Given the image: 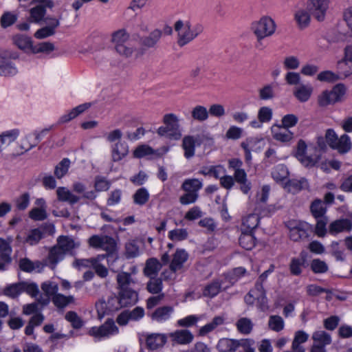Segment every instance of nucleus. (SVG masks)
Here are the masks:
<instances>
[{"label": "nucleus", "instance_id": "1", "mask_svg": "<svg viewBox=\"0 0 352 352\" xmlns=\"http://www.w3.org/2000/svg\"><path fill=\"white\" fill-rule=\"evenodd\" d=\"M118 296L124 307L135 305L138 300V292L131 288L138 282L136 278L131 277L126 272H121L116 276Z\"/></svg>", "mask_w": 352, "mask_h": 352}, {"label": "nucleus", "instance_id": "2", "mask_svg": "<svg viewBox=\"0 0 352 352\" xmlns=\"http://www.w3.org/2000/svg\"><path fill=\"white\" fill-rule=\"evenodd\" d=\"M175 30L177 32V43L182 47L188 44L203 32V26L199 23H192L190 21L178 20L175 22Z\"/></svg>", "mask_w": 352, "mask_h": 352}, {"label": "nucleus", "instance_id": "3", "mask_svg": "<svg viewBox=\"0 0 352 352\" xmlns=\"http://www.w3.org/2000/svg\"><path fill=\"white\" fill-rule=\"evenodd\" d=\"M179 121V117L174 113L165 114L162 120L164 125L157 129V134L171 140H180L182 136V129Z\"/></svg>", "mask_w": 352, "mask_h": 352}, {"label": "nucleus", "instance_id": "4", "mask_svg": "<svg viewBox=\"0 0 352 352\" xmlns=\"http://www.w3.org/2000/svg\"><path fill=\"white\" fill-rule=\"evenodd\" d=\"M285 226L289 230V239L294 241H300L309 238L313 231L311 224L300 220H289Z\"/></svg>", "mask_w": 352, "mask_h": 352}, {"label": "nucleus", "instance_id": "5", "mask_svg": "<svg viewBox=\"0 0 352 352\" xmlns=\"http://www.w3.org/2000/svg\"><path fill=\"white\" fill-rule=\"evenodd\" d=\"M130 34L125 29H120L111 35V42L116 52L126 57L130 56L133 52V47L129 43Z\"/></svg>", "mask_w": 352, "mask_h": 352}, {"label": "nucleus", "instance_id": "6", "mask_svg": "<svg viewBox=\"0 0 352 352\" xmlns=\"http://www.w3.org/2000/svg\"><path fill=\"white\" fill-rule=\"evenodd\" d=\"M89 244L94 248L102 249L107 252L106 257L108 261L114 257L113 252L116 250L115 240L106 235H93L89 239Z\"/></svg>", "mask_w": 352, "mask_h": 352}, {"label": "nucleus", "instance_id": "7", "mask_svg": "<svg viewBox=\"0 0 352 352\" xmlns=\"http://www.w3.org/2000/svg\"><path fill=\"white\" fill-rule=\"evenodd\" d=\"M276 23L270 16H263L252 23V28L258 41L270 36L276 31Z\"/></svg>", "mask_w": 352, "mask_h": 352}, {"label": "nucleus", "instance_id": "8", "mask_svg": "<svg viewBox=\"0 0 352 352\" xmlns=\"http://www.w3.org/2000/svg\"><path fill=\"white\" fill-rule=\"evenodd\" d=\"M118 328L113 320L109 319L99 327H91L88 331V333L95 339L101 340L118 334Z\"/></svg>", "mask_w": 352, "mask_h": 352}, {"label": "nucleus", "instance_id": "9", "mask_svg": "<svg viewBox=\"0 0 352 352\" xmlns=\"http://www.w3.org/2000/svg\"><path fill=\"white\" fill-rule=\"evenodd\" d=\"M331 0H307V8L316 20L324 19Z\"/></svg>", "mask_w": 352, "mask_h": 352}, {"label": "nucleus", "instance_id": "10", "mask_svg": "<svg viewBox=\"0 0 352 352\" xmlns=\"http://www.w3.org/2000/svg\"><path fill=\"white\" fill-rule=\"evenodd\" d=\"M261 302V309L264 311L267 308L265 292L262 284L256 283L254 289L245 296V301L248 305H252L255 300Z\"/></svg>", "mask_w": 352, "mask_h": 352}, {"label": "nucleus", "instance_id": "11", "mask_svg": "<svg viewBox=\"0 0 352 352\" xmlns=\"http://www.w3.org/2000/svg\"><path fill=\"white\" fill-rule=\"evenodd\" d=\"M340 75L346 78L352 74V45H347L344 49V56L338 62Z\"/></svg>", "mask_w": 352, "mask_h": 352}, {"label": "nucleus", "instance_id": "12", "mask_svg": "<svg viewBox=\"0 0 352 352\" xmlns=\"http://www.w3.org/2000/svg\"><path fill=\"white\" fill-rule=\"evenodd\" d=\"M121 300L118 296L113 294L108 298L107 302L102 301L96 304L98 314L103 316L106 311L113 312L123 308Z\"/></svg>", "mask_w": 352, "mask_h": 352}, {"label": "nucleus", "instance_id": "13", "mask_svg": "<svg viewBox=\"0 0 352 352\" xmlns=\"http://www.w3.org/2000/svg\"><path fill=\"white\" fill-rule=\"evenodd\" d=\"M168 150V148L166 146H163L159 149L155 150L148 145L142 144L138 146L134 150L133 156L136 158H142L146 156L157 158L166 154Z\"/></svg>", "mask_w": 352, "mask_h": 352}, {"label": "nucleus", "instance_id": "14", "mask_svg": "<svg viewBox=\"0 0 352 352\" xmlns=\"http://www.w3.org/2000/svg\"><path fill=\"white\" fill-rule=\"evenodd\" d=\"M146 348L150 351H155L162 347L167 341V336L164 333H144Z\"/></svg>", "mask_w": 352, "mask_h": 352}, {"label": "nucleus", "instance_id": "15", "mask_svg": "<svg viewBox=\"0 0 352 352\" xmlns=\"http://www.w3.org/2000/svg\"><path fill=\"white\" fill-rule=\"evenodd\" d=\"M173 344L186 345L191 343L194 339V336L190 331L184 329H177L168 333Z\"/></svg>", "mask_w": 352, "mask_h": 352}, {"label": "nucleus", "instance_id": "16", "mask_svg": "<svg viewBox=\"0 0 352 352\" xmlns=\"http://www.w3.org/2000/svg\"><path fill=\"white\" fill-rule=\"evenodd\" d=\"M201 142L199 135H185L183 138L182 144V148L184 151V157L187 159L192 157L195 153V147L197 146H199Z\"/></svg>", "mask_w": 352, "mask_h": 352}, {"label": "nucleus", "instance_id": "17", "mask_svg": "<svg viewBox=\"0 0 352 352\" xmlns=\"http://www.w3.org/2000/svg\"><path fill=\"white\" fill-rule=\"evenodd\" d=\"M241 146L245 152V159L247 162L252 160V152H258L261 151V141L256 138L250 137L245 139L241 143Z\"/></svg>", "mask_w": 352, "mask_h": 352}, {"label": "nucleus", "instance_id": "18", "mask_svg": "<svg viewBox=\"0 0 352 352\" xmlns=\"http://www.w3.org/2000/svg\"><path fill=\"white\" fill-rule=\"evenodd\" d=\"M307 144L305 141L300 140L297 144L296 151V158L301 162L302 165L307 167H312L316 165L317 160L306 154Z\"/></svg>", "mask_w": 352, "mask_h": 352}, {"label": "nucleus", "instance_id": "19", "mask_svg": "<svg viewBox=\"0 0 352 352\" xmlns=\"http://www.w3.org/2000/svg\"><path fill=\"white\" fill-rule=\"evenodd\" d=\"M352 230V222L349 219H340L332 221L329 226V232L336 235L341 232H350Z\"/></svg>", "mask_w": 352, "mask_h": 352}, {"label": "nucleus", "instance_id": "20", "mask_svg": "<svg viewBox=\"0 0 352 352\" xmlns=\"http://www.w3.org/2000/svg\"><path fill=\"white\" fill-rule=\"evenodd\" d=\"M129 154V146L125 142L118 141L111 146V160L114 162H120Z\"/></svg>", "mask_w": 352, "mask_h": 352}, {"label": "nucleus", "instance_id": "21", "mask_svg": "<svg viewBox=\"0 0 352 352\" xmlns=\"http://www.w3.org/2000/svg\"><path fill=\"white\" fill-rule=\"evenodd\" d=\"M20 135V130L17 128L3 131L0 133V153L4 149V146H8L14 142Z\"/></svg>", "mask_w": 352, "mask_h": 352}, {"label": "nucleus", "instance_id": "22", "mask_svg": "<svg viewBox=\"0 0 352 352\" xmlns=\"http://www.w3.org/2000/svg\"><path fill=\"white\" fill-rule=\"evenodd\" d=\"M37 146V141L35 140L32 132L25 134L18 142V146L20 151L17 153L18 155H22L32 148Z\"/></svg>", "mask_w": 352, "mask_h": 352}, {"label": "nucleus", "instance_id": "23", "mask_svg": "<svg viewBox=\"0 0 352 352\" xmlns=\"http://www.w3.org/2000/svg\"><path fill=\"white\" fill-rule=\"evenodd\" d=\"M17 73L15 64L10 58L0 55V76H12Z\"/></svg>", "mask_w": 352, "mask_h": 352}, {"label": "nucleus", "instance_id": "24", "mask_svg": "<svg viewBox=\"0 0 352 352\" xmlns=\"http://www.w3.org/2000/svg\"><path fill=\"white\" fill-rule=\"evenodd\" d=\"M79 243L69 236H60L57 239L56 246L63 252V254H73V250L79 247Z\"/></svg>", "mask_w": 352, "mask_h": 352}, {"label": "nucleus", "instance_id": "25", "mask_svg": "<svg viewBox=\"0 0 352 352\" xmlns=\"http://www.w3.org/2000/svg\"><path fill=\"white\" fill-rule=\"evenodd\" d=\"M91 107V103H84L81 104L74 109H71L67 113L61 116L58 120L59 124H64L68 122L75 118H76L80 114L82 113L87 109H88Z\"/></svg>", "mask_w": 352, "mask_h": 352}, {"label": "nucleus", "instance_id": "26", "mask_svg": "<svg viewBox=\"0 0 352 352\" xmlns=\"http://www.w3.org/2000/svg\"><path fill=\"white\" fill-rule=\"evenodd\" d=\"M162 267V265L158 259L150 258L146 261L143 273L148 278L157 277Z\"/></svg>", "mask_w": 352, "mask_h": 352}, {"label": "nucleus", "instance_id": "27", "mask_svg": "<svg viewBox=\"0 0 352 352\" xmlns=\"http://www.w3.org/2000/svg\"><path fill=\"white\" fill-rule=\"evenodd\" d=\"M188 258V252L184 249H178L173 254L171 263L170 264V268L173 271H178L181 270L184 264L186 262Z\"/></svg>", "mask_w": 352, "mask_h": 352}, {"label": "nucleus", "instance_id": "28", "mask_svg": "<svg viewBox=\"0 0 352 352\" xmlns=\"http://www.w3.org/2000/svg\"><path fill=\"white\" fill-rule=\"evenodd\" d=\"M174 312V309L170 306H163L156 309L151 315V318L160 323L168 320Z\"/></svg>", "mask_w": 352, "mask_h": 352}, {"label": "nucleus", "instance_id": "29", "mask_svg": "<svg viewBox=\"0 0 352 352\" xmlns=\"http://www.w3.org/2000/svg\"><path fill=\"white\" fill-rule=\"evenodd\" d=\"M41 289L45 294V298H39L38 301L43 305L49 303L50 298L58 293V285L56 283L52 281H46L42 283Z\"/></svg>", "mask_w": 352, "mask_h": 352}, {"label": "nucleus", "instance_id": "30", "mask_svg": "<svg viewBox=\"0 0 352 352\" xmlns=\"http://www.w3.org/2000/svg\"><path fill=\"white\" fill-rule=\"evenodd\" d=\"M225 323V318L222 316H217L213 318L212 321L201 327L198 331L199 336H205L216 330L219 327Z\"/></svg>", "mask_w": 352, "mask_h": 352}, {"label": "nucleus", "instance_id": "31", "mask_svg": "<svg viewBox=\"0 0 352 352\" xmlns=\"http://www.w3.org/2000/svg\"><path fill=\"white\" fill-rule=\"evenodd\" d=\"M313 92V87L311 85L301 84L296 86L294 90V96L301 102L309 100Z\"/></svg>", "mask_w": 352, "mask_h": 352}, {"label": "nucleus", "instance_id": "32", "mask_svg": "<svg viewBox=\"0 0 352 352\" xmlns=\"http://www.w3.org/2000/svg\"><path fill=\"white\" fill-rule=\"evenodd\" d=\"M309 187L308 182L305 178H300V179H293L288 180L284 188L287 189L291 193L296 194L303 189H306Z\"/></svg>", "mask_w": 352, "mask_h": 352}, {"label": "nucleus", "instance_id": "33", "mask_svg": "<svg viewBox=\"0 0 352 352\" xmlns=\"http://www.w3.org/2000/svg\"><path fill=\"white\" fill-rule=\"evenodd\" d=\"M234 179L240 184V189L244 194H248L251 190V183L248 182L247 174L244 169L236 170L234 173Z\"/></svg>", "mask_w": 352, "mask_h": 352}, {"label": "nucleus", "instance_id": "34", "mask_svg": "<svg viewBox=\"0 0 352 352\" xmlns=\"http://www.w3.org/2000/svg\"><path fill=\"white\" fill-rule=\"evenodd\" d=\"M202 188L203 181L197 178L186 179L181 186V188L184 192H190L197 195Z\"/></svg>", "mask_w": 352, "mask_h": 352}, {"label": "nucleus", "instance_id": "35", "mask_svg": "<svg viewBox=\"0 0 352 352\" xmlns=\"http://www.w3.org/2000/svg\"><path fill=\"white\" fill-rule=\"evenodd\" d=\"M272 133L273 138L281 142H288L293 138V133L283 126H272Z\"/></svg>", "mask_w": 352, "mask_h": 352}, {"label": "nucleus", "instance_id": "36", "mask_svg": "<svg viewBox=\"0 0 352 352\" xmlns=\"http://www.w3.org/2000/svg\"><path fill=\"white\" fill-rule=\"evenodd\" d=\"M259 223V217L256 214H249L242 219L241 226V231L254 232V230L258 226Z\"/></svg>", "mask_w": 352, "mask_h": 352}, {"label": "nucleus", "instance_id": "37", "mask_svg": "<svg viewBox=\"0 0 352 352\" xmlns=\"http://www.w3.org/2000/svg\"><path fill=\"white\" fill-rule=\"evenodd\" d=\"M352 147V142L350 137L346 134L342 135L336 141V143L332 144V148L338 151L340 153H348Z\"/></svg>", "mask_w": 352, "mask_h": 352}, {"label": "nucleus", "instance_id": "38", "mask_svg": "<svg viewBox=\"0 0 352 352\" xmlns=\"http://www.w3.org/2000/svg\"><path fill=\"white\" fill-rule=\"evenodd\" d=\"M239 346V342L237 340L221 338L219 340L217 349L219 352H235Z\"/></svg>", "mask_w": 352, "mask_h": 352}, {"label": "nucleus", "instance_id": "39", "mask_svg": "<svg viewBox=\"0 0 352 352\" xmlns=\"http://www.w3.org/2000/svg\"><path fill=\"white\" fill-rule=\"evenodd\" d=\"M12 241L11 238L8 239L0 238V256L1 260L6 263L11 262Z\"/></svg>", "mask_w": 352, "mask_h": 352}, {"label": "nucleus", "instance_id": "40", "mask_svg": "<svg viewBox=\"0 0 352 352\" xmlns=\"http://www.w3.org/2000/svg\"><path fill=\"white\" fill-rule=\"evenodd\" d=\"M65 257L63 252L57 247L56 245L52 248L49 252L46 263L50 265L52 268H54L57 263L62 261Z\"/></svg>", "mask_w": 352, "mask_h": 352}, {"label": "nucleus", "instance_id": "41", "mask_svg": "<svg viewBox=\"0 0 352 352\" xmlns=\"http://www.w3.org/2000/svg\"><path fill=\"white\" fill-rule=\"evenodd\" d=\"M19 267L21 270L26 272H39L43 269L44 265L38 261H32L28 258H23L20 260Z\"/></svg>", "mask_w": 352, "mask_h": 352}, {"label": "nucleus", "instance_id": "42", "mask_svg": "<svg viewBox=\"0 0 352 352\" xmlns=\"http://www.w3.org/2000/svg\"><path fill=\"white\" fill-rule=\"evenodd\" d=\"M14 44L21 50L25 52H31L32 53V48L34 47L33 43L31 38L24 35H16L14 38Z\"/></svg>", "mask_w": 352, "mask_h": 352}, {"label": "nucleus", "instance_id": "43", "mask_svg": "<svg viewBox=\"0 0 352 352\" xmlns=\"http://www.w3.org/2000/svg\"><path fill=\"white\" fill-rule=\"evenodd\" d=\"M56 195L59 201L68 202L70 204H74L79 201V197L74 195L65 187L58 188Z\"/></svg>", "mask_w": 352, "mask_h": 352}, {"label": "nucleus", "instance_id": "44", "mask_svg": "<svg viewBox=\"0 0 352 352\" xmlns=\"http://www.w3.org/2000/svg\"><path fill=\"white\" fill-rule=\"evenodd\" d=\"M305 262L306 259L304 256L292 258L289 265L290 273L294 276L300 275L305 267Z\"/></svg>", "mask_w": 352, "mask_h": 352}, {"label": "nucleus", "instance_id": "45", "mask_svg": "<svg viewBox=\"0 0 352 352\" xmlns=\"http://www.w3.org/2000/svg\"><path fill=\"white\" fill-rule=\"evenodd\" d=\"M124 256L127 259L134 258L140 256V247L135 240H129L125 243Z\"/></svg>", "mask_w": 352, "mask_h": 352}, {"label": "nucleus", "instance_id": "46", "mask_svg": "<svg viewBox=\"0 0 352 352\" xmlns=\"http://www.w3.org/2000/svg\"><path fill=\"white\" fill-rule=\"evenodd\" d=\"M53 25H47L43 28L38 30L34 36L38 39H43L54 35L55 33V29L59 25V21L56 19H53Z\"/></svg>", "mask_w": 352, "mask_h": 352}, {"label": "nucleus", "instance_id": "47", "mask_svg": "<svg viewBox=\"0 0 352 352\" xmlns=\"http://www.w3.org/2000/svg\"><path fill=\"white\" fill-rule=\"evenodd\" d=\"M311 338L314 344L327 346L331 343V337L329 333L323 331L318 330L313 333Z\"/></svg>", "mask_w": 352, "mask_h": 352}, {"label": "nucleus", "instance_id": "48", "mask_svg": "<svg viewBox=\"0 0 352 352\" xmlns=\"http://www.w3.org/2000/svg\"><path fill=\"white\" fill-rule=\"evenodd\" d=\"M309 339V335L305 331L300 330L294 333V339L292 343V346L306 352V349L302 344L305 343Z\"/></svg>", "mask_w": 352, "mask_h": 352}, {"label": "nucleus", "instance_id": "49", "mask_svg": "<svg viewBox=\"0 0 352 352\" xmlns=\"http://www.w3.org/2000/svg\"><path fill=\"white\" fill-rule=\"evenodd\" d=\"M239 244L243 248L247 250H252L256 244L253 232L241 231V234L239 237Z\"/></svg>", "mask_w": 352, "mask_h": 352}, {"label": "nucleus", "instance_id": "50", "mask_svg": "<svg viewBox=\"0 0 352 352\" xmlns=\"http://www.w3.org/2000/svg\"><path fill=\"white\" fill-rule=\"evenodd\" d=\"M272 178L277 182H283L289 176L287 168L284 164H278L276 166L271 173Z\"/></svg>", "mask_w": 352, "mask_h": 352}, {"label": "nucleus", "instance_id": "51", "mask_svg": "<svg viewBox=\"0 0 352 352\" xmlns=\"http://www.w3.org/2000/svg\"><path fill=\"white\" fill-rule=\"evenodd\" d=\"M149 198L150 194L148 190L144 187L138 188L133 195L134 204L140 206L145 205L149 200Z\"/></svg>", "mask_w": 352, "mask_h": 352}, {"label": "nucleus", "instance_id": "52", "mask_svg": "<svg viewBox=\"0 0 352 352\" xmlns=\"http://www.w3.org/2000/svg\"><path fill=\"white\" fill-rule=\"evenodd\" d=\"M295 20L301 29L307 28L311 20L309 12L305 9L298 10L294 14Z\"/></svg>", "mask_w": 352, "mask_h": 352}, {"label": "nucleus", "instance_id": "53", "mask_svg": "<svg viewBox=\"0 0 352 352\" xmlns=\"http://www.w3.org/2000/svg\"><path fill=\"white\" fill-rule=\"evenodd\" d=\"M221 288V283L218 280H215L204 287L203 296L210 298H214L219 293Z\"/></svg>", "mask_w": 352, "mask_h": 352}, {"label": "nucleus", "instance_id": "54", "mask_svg": "<svg viewBox=\"0 0 352 352\" xmlns=\"http://www.w3.org/2000/svg\"><path fill=\"white\" fill-rule=\"evenodd\" d=\"M43 237V232L40 228H34L29 230L23 242L30 245L37 244Z\"/></svg>", "mask_w": 352, "mask_h": 352}, {"label": "nucleus", "instance_id": "55", "mask_svg": "<svg viewBox=\"0 0 352 352\" xmlns=\"http://www.w3.org/2000/svg\"><path fill=\"white\" fill-rule=\"evenodd\" d=\"M192 118L199 122H204L209 117V113L206 107L202 105H196L191 111Z\"/></svg>", "mask_w": 352, "mask_h": 352}, {"label": "nucleus", "instance_id": "56", "mask_svg": "<svg viewBox=\"0 0 352 352\" xmlns=\"http://www.w3.org/2000/svg\"><path fill=\"white\" fill-rule=\"evenodd\" d=\"M318 102L320 107H326L329 104L338 102V100L334 96L332 90H327L324 91L318 96Z\"/></svg>", "mask_w": 352, "mask_h": 352}, {"label": "nucleus", "instance_id": "57", "mask_svg": "<svg viewBox=\"0 0 352 352\" xmlns=\"http://www.w3.org/2000/svg\"><path fill=\"white\" fill-rule=\"evenodd\" d=\"M52 300L54 305L58 308H63L69 304L74 302V297L73 296H64L57 293L52 297Z\"/></svg>", "mask_w": 352, "mask_h": 352}, {"label": "nucleus", "instance_id": "58", "mask_svg": "<svg viewBox=\"0 0 352 352\" xmlns=\"http://www.w3.org/2000/svg\"><path fill=\"white\" fill-rule=\"evenodd\" d=\"M312 215L316 219L322 218L326 213V207L320 199L314 200L310 206Z\"/></svg>", "mask_w": 352, "mask_h": 352}, {"label": "nucleus", "instance_id": "59", "mask_svg": "<svg viewBox=\"0 0 352 352\" xmlns=\"http://www.w3.org/2000/svg\"><path fill=\"white\" fill-rule=\"evenodd\" d=\"M268 327L275 332H280L285 327V321L280 316L272 315L269 317Z\"/></svg>", "mask_w": 352, "mask_h": 352}, {"label": "nucleus", "instance_id": "60", "mask_svg": "<svg viewBox=\"0 0 352 352\" xmlns=\"http://www.w3.org/2000/svg\"><path fill=\"white\" fill-rule=\"evenodd\" d=\"M106 258L104 254H99L96 256V260L94 264L93 269L95 270L96 274L100 278H106L108 276L109 272L107 268L101 263V262Z\"/></svg>", "mask_w": 352, "mask_h": 352}, {"label": "nucleus", "instance_id": "61", "mask_svg": "<svg viewBox=\"0 0 352 352\" xmlns=\"http://www.w3.org/2000/svg\"><path fill=\"white\" fill-rule=\"evenodd\" d=\"M146 284V289L151 294H160L163 289L162 280L160 278L151 277Z\"/></svg>", "mask_w": 352, "mask_h": 352}, {"label": "nucleus", "instance_id": "62", "mask_svg": "<svg viewBox=\"0 0 352 352\" xmlns=\"http://www.w3.org/2000/svg\"><path fill=\"white\" fill-rule=\"evenodd\" d=\"M162 36L161 30L156 29L152 31L148 36H146L142 40V43L144 46L148 47H154L159 41Z\"/></svg>", "mask_w": 352, "mask_h": 352}, {"label": "nucleus", "instance_id": "63", "mask_svg": "<svg viewBox=\"0 0 352 352\" xmlns=\"http://www.w3.org/2000/svg\"><path fill=\"white\" fill-rule=\"evenodd\" d=\"M310 268L315 274H324L329 270L327 263L320 258H314L311 261Z\"/></svg>", "mask_w": 352, "mask_h": 352}, {"label": "nucleus", "instance_id": "64", "mask_svg": "<svg viewBox=\"0 0 352 352\" xmlns=\"http://www.w3.org/2000/svg\"><path fill=\"white\" fill-rule=\"evenodd\" d=\"M237 330L243 334H248L251 332L253 324L250 319L241 318L236 323Z\"/></svg>", "mask_w": 352, "mask_h": 352}]
</instances>
